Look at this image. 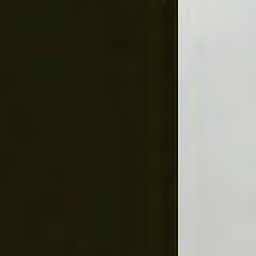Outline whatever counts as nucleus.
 <instances>
[{"label":"nucleus","instance_id":"nucleus-1","mask_svg":"<svg viewBox=\"0 0 256 256\" xmlns=\"http://www.w3.org/2000/svg\"><path fill=\"white\" fill-rule=\"evenodd\" d=\"M162 46V170H169L171 159V32L163 15Z\"/></svg>","mask_w":256,"mask_h":256},{"label":"nucleus","instance_id":"nucleus-2","mask_svg":"<svg viewBox=\"0 0 256 256\" xmlns=\"http://www.w3.org/2000/svg\"><path fill=\"white\" fill-rule=\"evenodd\" d=\"M125 106H129V1L125 2Z\"/></svg>","mask_w":256,"mask_h":256},{"label":"nucleus","instance_id":"nucleus-3","mask_svg":"<svg viewBox=\"0 0 256 256\" xmlns=\"http://www.w3.org/2000/svg\"><path fill=\"white\" fill-rule=\"evenodd\" d=\"M177 53H178V50H177V45H176V69H177Z\"/></svg>","mask_w":256,"mask_h":256},{"label":"nucleus","instance_id":"nucleus-4","mask_svg":"<svg viewBox=\"0 0 256 256\" xmlns=\"http://www.w3.org/2000/svg\"><path fill=\"white\" fill-rule=\"evenodd\" d=\"M177 169H178V166H177V158H176V181H177Z\"/></svg>","mask_w":256,"mask_h":256},{"label":"nucleus","instance_id":"nucleus-5","mask_svg":"<svg viewBox=\"0 0 256 256\" xmlns=\"http://www.w3.org/2000/svg\"><path fill=\"white\" fill-rule=\"evenodd\" d=\"M178 3H179L178 1H175V2H174V5H176V7H177Z\"/></svg>","mask_w":256,"mask_h":256},{"label":"nucleus","instance_id":"nucleus-6","mask_svg":"<svg viewBox=\"0 0 256 256\" xmlns=\"http://www.w3.org/2000/svg\"><path fill=\"white\" fill-rule=\"evenodd\" d=\"M176 241H177V231H176Z\"/></svg>","mask_w":256,"mask_h":256},{"label":"nucleus","instance_id":"nucleus-7","mask_svg":"<svg viewBox=\"0 0 256 256\" xmlns=\"http://www.w3.org/2000/svg\"><path fill=\"white\" fill-rule=\"evenodd\" d=\"M176 15H177V9H176Z\"/></svg>","mask_w":256,"mask_h":256},{"label":"nucleus","instance_id":"nucleus-8","mask_svg":"<svg viewBox=\"0 0 256 256\" xmlns=\"http://www.w3.org/2000/svg\"><path fill=\"white\" fill-rule=\"evenodd\" d=\"M176 219H177V213H176Z\"/></svg>","mask_w":256,"mask_h":256},{"label":"nucleus","instance_id":"nucleus-9","mask_svg":"<svg viewBox=\"0 0 256 256\" xmlns=\"http://www.w3.org/2000/svg\"><path fill=\"white\" fill-rule=\"evenodd\" d=\"M176 195H177V190H176Z\"/></svg>","mask_w":256,"mask_h":256}]
</instances>
